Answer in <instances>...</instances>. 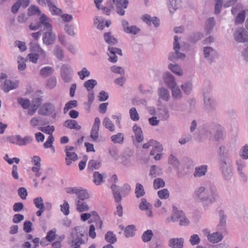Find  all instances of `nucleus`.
Listing matches in <instances>:
<instances>
[{
	"label": "nucleus",
	"mask_w": 248,
	"mask_h": 248,
	"mask_svg": "<svg viewBox=\"0 0 248 248\" xmlns=\"http://www.w3.org/2000/svg\"><path fill=\"white\" fill-rule=\"evenodd\" d=\"M157 94L158 95V103H161V100L165 102H168L170 99V93L169 91L164 88L160 87L157 91Z\"/></svg>",
	"instance_id": "13"
},
{
	"label": "nucleus",
	"mask_w": 248,
	"mask_h": 248,
	"mask_svg": "<svg viewBox=\"0 0 248 248\" xmlns=\"http://www.w3.org/2000/svg\"><path fill=\"white\" fill-rule=\"evenodd\" d=\"M184 242L183 238H172L169 240L168 246L171 248H183Z\"/></svg>",
	"instance_id": "19"
},
{
	"label": "nucleus",
	"mask_w": 248,
	"mask_h": 248,
	"mask_svg": "<svg viewBox=\"0 0 248 248\" xmlns=\"http://www.w3.org/2000/svg\"><path fill=\"white\" fill-rule=\"evenodd\" d=\"M157 195L158 197L161 199H167L169 198L170 194L169 190L166 188H164L159 190L157 192Z\"/></svg>",
	"instance_id": "64"
},
{
	"label": "nucleus",
	"mask_w": 248,
	"mask_h": 248,
	"mask_svg": "<svg viewBox=\"0 0 248 248\" xmlns=\"http://www.w3.org/2000/svg\"><path fill=\"white\" fill-rule=\"evenodd\" d=\"M103 124L105 127L111 132H113L115 130V126L112 123V121L108 117H105L104 119Z\"/></svg>",
	"instance_id": "46"
},
{
	"label": "nucleus",
	"mask_w": 248,
	"mask_h": 248,
	"mask_svg": "<svg viewBox=\"0 0 248 248\" xmlns=\"http://www.w3.org/2000/svg\"><path fill=\"white\" fill-rule=\"evenodd\" d=\"M111 140L114 143L122 144L124 142V134L121 133H118L116 135L111 136Z\"/></svg>",
	"instance_id": "44"
},
{
	"label": "nucleus",
	"mask_w": 248,
	"mask_h": 248,
	"mask_svg": "<svg viewBox=\"0 0 248 248\" xmlns=\"http://www.w3.org/2000/svg\"><path fill=\"white\" fill-rule=\"evenodd\" d=\"M63 126L71 129L80 130L81 129V126L78 124L77 122L72 119L65 121L63 123Z\"/></svg>",
	"instance_id": "30"
},
{
	"label": "nucleus",
	"mask_w": 248,
	"mask_h": 248,
	"mask_svg": "<svg viewBox=\"0 0 248 248\" xmlns=\"http://www.w3.org/2000/svg\"><path fill=\"white\" fill-rule=\"evenodd\" d=\"M77 196L78 199L77 200L80 201H83L89 198V195L87 190L81 187L79 188L78 192L77 194Z\"/></svg>",
	"instance_id": "36"
},
{
	"label": "nucleus",
	"mask_w": 248,
	"mask_h": 248,
	"mask_svg": "<svg viewBox=\"0 0 248 248\" xmlns=\"http://www.w3.org/2000/svg\"><path fill=\"white\" fill-rule=\"evenodd\" d=\"M100 124V119L98 117H96L91 132V137L94 141H96L98 139Z\"/></svg>",
	"instance_id": "17"
},
{
	"label": "nucleus",
	"mask_w": 248,
	"mask_h": 248,
	"mask_svg": "<svg viewBox=\"0 0 248 248\" xmlns=\"http://www.w3.org/2000/svg\"><path fill=\"white\" fill-rule=\"evenodd\" d=\"M53 54L59 60L61 61H62L64 58L63 50L58 45L55 46L53 50Z\"/></svg>",
	"instance_id": "45"
},
{
	"label": "nucleus",
	"mask_w": 248,
	"mask_h": 248,
	"mask_svg": "<svg viewBox=\"0 0 248 248\" xmlns=\"http://www.w3.org/2000/svg\"><path fill=\"white\" fill-rule=\"evenodd\" d=\"M223 238L222 233L218 232L209 234L207 235L208 241L212 243H217L222 240Z\"/></svg>",
	"instance_id": "27"
},
{
	"label": "nucleus",
	"mask_w": 248,
	"mask_h": 248,
	"mask_svg": "<svg viewBox=\"0 0 248 248\" xmlns=\"http://www.w3.org/2000/svg\"><path fill=\"white\" fill-rule=\"evenodd\" d=\"M180 48V45L179 42V38L177 36H174V42L173 44V49L174 52L171 53L169 59L171 61H177L179 59H183L186 57L184 53H180L179 52Z\"/></svg>",
	"instance_id": "7"
},
{
	"label": "nucleus",
	"mask_w": 248,
	"mask_h": 248,
	"mask_svg": "<svg viewBox=\"0 0 248 248\" xmlns=\"http://www.w3.org/2000/svg\"><path fill=\"white\" fill-rule=\"evenodd\" d=\"M76 203L77 205V209L80 212H83L88 211L89 207L86 202L79 200H76Z\"/></svg>",
	"instance_id": "40"
},
{
	"label": "nucleus",
	"mask_w": 248,
	"mask_h": 248,
	"mask_svg": "<svg viewBox=\"0 0 248 248\" xmlns=\"http://www.w3.org/2000/svg\"><path fill=\"white\" fill-rule=\"evenodd\" d=\"M78 75L79 76V78L83 80L85 78H88L90 76V72L88 70L87 68L83 67L82 68L81 71L78 72Z\"/></svg>",
	"instance_id": "49"
},
{
	"label": "nucleus",
	"mask_w": 248,
	"mask_h": 248,
	"mask_svg": "<svg viewBox=\"0 0 248 248\" xmlns=\"http://www.w3.org/2000/svg\"><path fill=\"white\" fill-rule=\"evenodd\" d=\"M104 37L106 42L110 45H115L118 42L117 40L111 35V32L105 33Z\"/></svg>",
	"instance_id": "39"
},
{
	"label": "nucleus",
	"mask_w": 248,
	"mask_h": 248,
	"mask_svg": "<svg viewBox=\"0 0 248 248\" xmlns=\"http://www.w3.org/2000/svg\"><path fill=\"white\" fill-rule=\"evenodd\" d=\"M207 171V165H202L195 168L193 176L196 178L201 177L206 175Z\"/></svg>",
	"instance_id": "23"
},
{
	"label": "nucleus",
	"mask_w": 248,
	"mask_h": 248,
	"mask_svg": "<svg viewBox=\"0 0 248 248\" xmlns=\"http://www.w3.org/2000/svg\"><path fill=\"white\" fill-rule=\"evenodd\" d=\"M60 207L61 212H62L64 215L67 216L69 214L70 206L67 201L64 200L63 203L61 204Z\"/></svg>",
	"instance_id": "55"
},
{
	"label": "nucleus",
	"mask_w": 248,
	"mask_h": 248,
	"mask_svg": "<svg viewBox=\"0 0 248 248\" xmlns=\"http://www.w3.org/2000/svg\"><path fill=\"white\" fill-rule=\"evenodd\" d=\"M236 165L237 170L240 177L244 182H246L247 181V176L243 171V169L246 166V163L244 161L239 160L237 161Z\"/></svg>",
	"instance_id": "18"
},
{
	"label": "nucleus",
	"mask_w": 248,
	"mask_h": 248,
	"mask_svg": "<svg viewBox=\"0 0 248 248\" xmlns=\"http://www.w3.org/2000/svg\"><path fill=\"white\" fill-rule=\"evenodd\" d=\"M212 91V86L209 81H206L204 83V86L202 89V95L203 98L208 97H212L210 93Z\"/></svg>",
	"instance_id": "32"
},
{
	"label": "nucleus",
	"mask_w": 248,
	"mask_h": 248,
	"mask_svg": "<svg viewBox=\"0 0 248 248\" xmlns=\"http://www.w3.org/2000/svg\"><path fill=\"white\" fill-rule=\"evenodd\" d=\"M224 149V147H220L218 166L223 178L229 180L232 177L233 172L230 159L228 155L222 151Z\"/></svg>",
	"instance_id": "2"
},
{
	"label": "nucleus",
	"mask_w": 248,
	"mask_h": 248,
	"mask_svg": "<svg viewBox=\"0 0 248 248\" xmlns=\"http://www.w3.org/2000/svg\"><path fill=\"white\" fill-rule=\"evenodd\" d=\"M30 48L31 51L36 52V54L38 55V57L44 59L46 56L45 51L40 47V46L35 43H31L30 44Z\"/></svg>",
	"instance_id": "20"
},
{
	"label": "nucleus",
	"mask_w": 248,
	"mask_h": 248,
	"mask_svg": "<svg viewBox=\"0 0 248 248\" xmlns=\"http://www.w3.org/2000/svg\"><path fill=\"white\" fill-rule=\"evenodd\" d=\"M246 12L244 10L241 11L236 16L235 22L237 24L242 23L245 19Z\"/></svg>",
	"instance_id": "60"
},
{
	"label": "nucleus",
	"mask_w": 248,
	"mask_h": 248,
	"mask_svg": "<svg viewBox=\"0 0 248 248\" xmlns=\"http://www.w3.org/2000/svg\"><path fill=\"white\" fill-rule=\"evenodd\" d=\"M106 177V173H100L98 171H95L93 175V181L97 185H100L105 182V178Z\"/></svg>",
	"instance_id": "25"
},
{
	"label": "nucleus",
	"mask_w": 248,
	"mask_h": 248,
	"mask_svg": "<svg viewBox=\"0 0 248 248\" xmlns=\"http://www.w3.org/2000/svg\"><path fill=\"white\" fill-rule=\"evenodd\" d=\"M108 50L109 51V52L108 53L109 56L108 60L111 62H116L117 61L116 54L121 56L122 55V50L120 48L109 46Z\"/></svg>",
	"instance_id": "16"
},
{
	"label": "nucleus",
	"mask_w": 248,
	"mask_h": 248,
	"mask_svg": "<svg viewBox=\"0 0 248 248\" xmlns=\"http://www.w3.org/2000/svg\"><path fill=\"white\" fill-rule=\"evenodd\" d=\"M18 86V82L6 79L2 88L5 92H8L11 90L16 89Z\"/></svg>",
	"instance_id": "28"
},
{
	"label": "nucleus",
	"mask_w": 248,
	"mask_h": 248,
	"mask_svg": "<svg viewBox=\"0 0 248 248\" xmlns=\"http://www.w3.org/2000/svg\"><path fill=\"white\" fill-rule=\"evenodd\" d=\"M73 70L69 64H62L61 67L60 74L62 80L66 83L70 82L72 80Z\"/></svg>",
	"instance_id": "6"
},
{
	"label": "nucleus",
	"mask_w": 248,
	"mask_h": 248,
	"mask_svg": "<svg viewBox=\"0 0 248 248\" xmlns=\"http://www.w3.org/2000/svg\"><path fill=\"white\" fill-rule=\"evenodd\" d=\"M8 140L12 144L19 146H26L32 141L33 138L29 136L22 138L19 135H16L8 137Z\"/></svg>",
	"instance_id": "5"
},
{
	"label": "nucleus",
	"mask_w": 248,
	"mask_h": 248,
	"mask_svg": "<svg viewBox=\"0 0 248 248\" xmlns=\"http://www.w3.org/2000/svg\"><path fill=\"white\" fill-rule=\"evenodd\" d=\"M55 105L50 103H46L42 105L38 113L40 115L48 116L54 113L55 114Z\"/></svg>",
	"instance_id": "10"
},
{
	"label": "nucleus",
	"mask_w": 248,
	"mask_h": 248,
	"mask_svg": "<svg viewBox=\"0 0 248 248\" xmlns=\"http://www.w3.org/2000/svg\"><path fill=\"white\" fill-rule=\"evenodd\" d=\"M101 166V162L97 160L92 159L90 160L88 164V169L89 171H93L94 170H98Z\"/></svg>",
	"instance_id": "35"
},
{
	"label": "nucleus",
	"mask_w": 248,
	"mask_h": 248,
	"mask_svg": "<svg viewBox=\"0 0 248 248\" xmlns=\"http://www.w3.org/2000/svg\"><path fill=\"white\" fill-rule=\"evenodd\" d=\"M124 234L126 237H132L134 235V226L128 225L125 228Z\"/></svg>",
	"instance_id": "62"
},
{
	"label": "nucleus",
	"mask_w": 248,
	"mask_h": 248,
	"mask_svg": "<svg viewBox=\"0 0 248 248\" xmlns=\"http://www.w3.org/2000/svg\"><path fill=\"white\" fill-rule=\"evenodd\" d=\"M50 12L53 15H58L61 12V10L57 8L52 2H50L47 4Z\"/></svg>",
	"instance_id": "63"
},
{
	"label": "nucleus",
	"mask_w": 248,
	"mask_h": 248,
	"mask_svg": "<svg viewBox=\"0 0 248 248\" xmlns=\"http://www.w3.org/2000/svg\"><path fill=\"white\" fill-rule=\"evenodd\" d=\"M97 84V82L93 79H89L86 81L83 84L84 87L88 92H93L92 90Z\"/></svg>",
	"instance_id": "38"
},
{
	"label": "nucleus",
	"mask_w": 248,
	"mask_h": 248,
	"mask_svg": "<svg viewBox=\"0 0 248 248\" xmlns=\"http://www.w3.org/2000/svg\"><path fill=\"white\" fill-rule=\"evenodd\" d=\"M38 130L46 133L49 136H52V133L55 130V127L54 126L47 125L46 127L40 126L38 127Z\"/></svg>",
	"instance_id": "51"
},
{
	"label": "nucleus",
	"mask_w": 248,
	"mask_h": 248,
	"mask_svg": "<svg viewBox=\"0 0 248 248\" xmlns=\"http://www.w3.org/2000/svg\"><path fill=\"white\" fill-rule=\"evenodd\" d=\"M135 193L136 195V197L137 198L142 197L145 194V191L144 190V187L141 184H136Z\"/></svg>",
	"instance_id": "41"
},
{
	"label": "nucleus",
	"mask_w": 248,
	"mask_h": 248,
	"mask_svg": "<svg viewBox=\"0 0 248 248\" xmlns=\"http://www.w3.org/2000/svg\"><path fill=\"white\" fill-rule=\"evenodd\" d=\"M161 169L158 167L155 166H152L151 167L150 176L152 178L156 177L157 176H159L162 174Z\"/></svg>",
	"instance_id": "47"
},
{
	"label": "nucleus",
	"mask_w": 248,
	"mask_h": 248,
	"mask_svg": "<svg viewBox=\"0 0 248 248\" xmlns=\"http://www.w3.org/2000/svg\"><path fill=\"white\" fill-rule=\"evenodd\" d=\"M78 106L77 101L76 100H71L68 102L65 105L63 108L64 113H66L70 109L76 107Z\"/></svg>",
	"instance_id": "53"
},
{
	"label": "nucleus",
	"mask_w": 248,
	"mask_h": 248,
	"mask_svg": "<svg viewBox=\"0 0 248 248\" xmlns=\"http://www.w3.org/2000/svg\"><path fill=\"white\" fill-rule=\"evenodd\" d=\"M54 69L52 67L46 66L41 69L40 74L43 78L51 76L54 73Z\"/></svg>",
	"instance_id": "37"
},
{
	"label": "nucleus",
	"mask_w": 248,
	"mask_h": 248,
	"mask_svg": "<svg viewBox=\"0 0 248 248\" xmlns=\"http://www.w3.org/2000/svg\"><path fill=\"white\" fill-rule=\"evenodd\" d=\"M204 108L209 114H212L217 110V104L216 100L213 97H208L203 98Z\"/></svg>",
	"instance_id": "8"
},
{
	"label": "nucleus",
	"mask_w": 248,
	"mask_h": 248,
	"mask_svg": "<svg viewBox=\"0 0 248 248\" xmlns=\"http://www.w3.org/2000/svg\"><path fill=\"white\" fill-rule=\"evenodd\" d=\"M168 68L174 74L181 76L183 75V71L180 67L178 64H173L170 63L168 65Z\"/></svg>",
	"instance_id": "42"
},
{
	"label": "nucleus",
	"mask_w": 248,
	"mask_h": 248,
	"mask_svg": "<svg viewBox=\"0 0 248 248\" xmlns=\"http://www.w3.org/2000/svg\"><path fill=\"white\" fill-rule=\"evenodd\" d=\"M18 103L24 109L28 108L31 105L30 101L29 99L23 98H19L18 99Z\"/></svg>",
	"instance_id": "61"
},
{
	"label": "nucleus",
	"mask_w": 248,
	"mask_h": 248,
	"mask_svg": "<svg viewBox=\"0 0 248 248\" xmlns=\"http://www.w3.org/2000/svg\"><path fill=\"white\" fill-rule=\"evenodd\" d=\"M163 79L164 83L170 89L177 86L175 79L170 73H165L163 76Z\"/></svg>",
	"instance_id": "14"
},
{
	"label": "nucleus",
	"mask_w": 248,
	"mask_h": 248,
	"mask_svg": "<svg viewBox=\"0 0 248 248\" xmlns=\"http://www.w3.org/2000/svg\"><path fill=\"white\" fill-rule=\"evenodd\" d=\"M139 208L142 211L152 208V205L144 199H141V202L139 204Z\"/></svg>",
	"instance_id": "52"
},
{
	"label": "nucleus",
	"mask_w": 248,
	"mask_h": 248,
	"mask_svg": "<svg viewBox=\"0 0 248 248\" xmlns=\"http://www.w3.org/2000/svg\"><path fill=\"white\" fill-rule=\"evenodd\" d=\"M234 40L238 43L248 41L247 31L244 28H237L233 32Z\"/></svg>",
	"instance_id": "9"
},
{
	"label": "nucleus",
	"mask_w": 248,
	"mask_h": 248,
	"mask_svg": "<svg viewBox=\"0 0 248 248\" xmlns=\"http://www.w3.org/2000/svg\"><path fill=\"white\" fill-rule=\"evenodd\" d=\"M167 8L172 16L175 12L181 6L180 1L179 0H166Z\"/></svg>",
	"instance_id": "15"
},
{
	"label": "nucleus",
	"mask_w": 248,
	"mask_h": 248,
	"mask_svg": "<svg viewBox=\"0 0 248 248\" xmlns=\"http://www.w3.org/2000/svg\"><path fill=\"white\" fill-rule=\"evenodd\" d=\"M128 0H108L107 5L111 8L116 7V12L119 15L123 16L125 14V9L127 8Z\"/></svg>",
	"instance_id": "3"
},
{
	"label": "nucleus",
	"mask_w": 248,
	"mask_h": 248,
	"mask_svg": "<svg viewBox=\"0 0 248 248\" xmlns=\"http://www.w3.org/2000/svg\"><path fill=\"white\" fill-rule=\"evenodd\" d=\"M105 240L107 242L111 244H114L117 241L116 235L111 231H108L105 234Z\"/></svg>",
	"instance_id": "48"
},
{
	"label": "nucleus",
	"mask_w": 248,
	"mask_h": 248,
	"mask_svg": "<svg viewBox=\"0 0 248 248\" xmlns=\"http://www.w3.org/2000/svg\"><path fill=\"white\" fill-rule=\"evenodd\" d=\"M219 222L218 225V227L219 230H223L226 223V216L225 215L224 212L223 211H220L219 212Z\"/></svg>",
	"instance_id": "43"
},
{
	"label": "nucleus",
	"mask_w": 248,
	"mask_h": 248,
	"mask_svg": "<svg viewBox=\"0 0 248 248\" xmlns=\"http://www.w3.org/2000/svg\"><path fill=\"white\" fill-rule=\"evenodd\" d=\"M165 183L164 181L161 178H156L154 181V187L155 189L163 187L165 186Z\"/></svg>",
	"instance_id": "58"
},
{
	"label": "nucleus",
	"mask_w": 248,
	"mask_h": 248,
	"mask_svg": "<svg viewBox=\"0 0 248 248\" xmlns=\"http://www.w3.org/2000/svg\"><path fill=\"white\" fill-rule=\"evenodd\" d=\"M169 163L174 168H177L179 165V162L176 157L172 155H170L169 157Z\"/></svg>",
	"instance_id": "56"
},
{
	"label": "nucleus",
	"mask_w": 248,
	"mask_h": 248,
	"mask_svg": "<svg viewBox=\"0 0 248 248\" xmlns=\"http://www.w3.org/2000/svg\"><path fill=\"white\" fill-rule=\"evenodd\" d=\"M83 237H85L83 232L80 230V227H76L75 232L71 233V246L74 248H80V245L85 243Z\"/></svg>",
	"instance_id": "4"
},
{
	"label": "nucleus",
	"mask_w": 248,
	"mask_h": 248,
	"mask_svg": "<svg viewBox=\"0 0 248 248\" xmlns=\"http://www.w3.org/2000/svg\"><path fill=\"white\" fill-rule=\"evenodd\" d=\"M111 189L115 202L117 203H120L122 199L120 188L115 184H112L111 186Z\"/></svg>",
	"instance_id": "22"
},
{
	"label": "nucleus",
	"mask_w": 248,
	"mask_h": 248,
	"mask_svg": "<svg viewBox=\"0 0 248 248\" xmlns=\"http://www.w3.org/2000/svg\"><path fill=\"white\" fill-rule=\"evenodd\" d=\"M48 123L46 122L45 119H44L41 117H34L31 118L30 121V125L32 128H36L39 125H44Z\"/></svg>",
	"instance_id": "21"
},
{
	"label": "nucleus",
	"mask_w": 248,
	"mask_h": 248,
	"mask_svg": "<svg viewBox=\"0 0 248 248\" xmlns=\"http://www.w3.org/2000/svg\"><path fill=\"white\" fill-rule=\"evenodd\" d=\"M26 61L22 56L17 57L18 69L20 72L24 71L26 68Z\"/></svg>",
	"instance_id": "50"
},
{
	"label": "nucleus",
	"mask_w": 248,
	"mask_h": 248,
	"mask_svg": "<svg viewBox=\"0 0 248 248\" xmlns=\"http://www.w3.org/2000/svg\"><path fill=\"white\" fill-rule=\"evenodd\" d=\"M153 236L152 231L148 230L144 232L142 235V240L144 242H147L151 240Z\"/></svg>",
	"instance_id": "54"
},
{
	"label": "nucleus",
	"mask_w": 248,
	"mask_h": 248,
	"mask_svg": "<svg viewBox=\"0 0 248 248\" xmlns=\"http://www.w3.org/2000/svg\"><path fill=\"white\" fill-rule=\"evenodd\" d=\"M171 97L174 100H179L182 98L183 93L177 86L173 88L170 89Z\"/></svg>",
	"instance_id": "33"
},
{
	"label": "nucleus",
	"mask_w": 248,
	"mask_h": 248,
	"mask_svg": "<svg viewBox=\"0 0 248 248\" xmlns=\"http://www.w3.org/2000/svg\"><path fill=\"white\" fill-rule=\"evenodd\" d=\"M52 30H47L43 34V42L46 46L53 45L56 42V35Z\"/></svg>",
	"instance_id": "11"
},
{
	"label": "nucleus",
	"mask_w": 248,
	"mask_h": 248,
	"mask_svg": "<svg viewBox=\"0 0 248 248\" xmlns=\"http://www.w3.org/2000/svg\"><path fill=\"white\" fill-rule=\"evenodd\" d=\"M193 195L195 199L202 202L205 207L212 204L217 200L218 193L215 186L202 184L196 188Z\"/></svg>",
	"instance_id": "1"
},
{
	"label": "nucleus",
	"mask_w": 248,
	"mask_h": 248,
	"mask_svg": "<svg viewBox=\"0 0 248 248\" xmlns=\"http://www.w3.org/2000/svg\"><path fill=\"white\" fill-rule=\"evenodd\" d=\"M142 20L148 25H151L152 23L155 27H158L159 26V19L156 17H151L148 15H145L142 16Z\"/></svg>",
	"instance_id": "24"
},
{
	"label": "nucleus",
	"mask_w": 248,
	"mask_h": 248,
	"mask_svg": "<svg viewBox=\"0 0 248 248\" xmlns=\"http://www.w3.org/2000/svg\"><path fill=\"white\" fill-rule=\"evenodd\" d=\"M203 51L204 57L211 62L217 58L216 50L211 47H204Z\"/></svg>",
	"instance_id": "12"
},
{
	"label": "nucleus",
	"mask_w": 248,
	"mask_h": 248,
	"mask_svg": "<svg viewBox=\"0 0 248 248\" xmlns=\"http://www.w3.org/2000/svg\"><path fill=\"white\" fill-rule=\"evenodd\" d=\"M133 131L135 134L137 142L139 143L142 142L144 138L141 128L137 125L135 124L133 127Z\"/></svg>",
	"instance_id": "29"
},
{
	"label": "nucleus",
	"mask_w": 248,
	"mask_h": 248,
	"mask_svg": "<svg viewBox=\"0 0 248 248\" xmlns=\"http://www.w3.org/2000/svg\"><path fill=\"white\" fill-rule=\"evenodd\" d=\"M38 23L40 24L41 26L43 25L46 30L52 29V25L48 22V17L44 14L41 16Z\"/></svg>",
	"instance_id": "31"
},
{
	"label": "nucleus",
	"mask_w": 248,
	"mask_h": 248,
	"mask_svg": "<svg viewBox=\"0 0 248 248\" xmlns=\"http://www.w3.org/2000/svg\"><path fill=\"white\" fill-rule=\"evenodd\" d=\"M185 213L183 211L178 210V208L175 206L172 207V212L171 216V220L173 222L178 221L183 216Z\"/></svg>",
	"instance_id": "26"
},
{
	"label": "nucleus",
	"mask_w": 248,
	"mask_h": 248,
	"mask_svg": "<svg viewBox=\"0 0 248 248\" xmlns=\"http://www.w3.org/2000/svg\"><path fill=\"white\" fill-rule=\"evenodd\" d=\"M181 88L183 92L186 94L190 93L192 91V84L190 82H187L181 85Z\"/></svg>",
	"instance_id": "57"
},
{
	"label": "nucleus",
	"mask_w": 248,
	"mask_h": 248,
	"mask_svg": "<svg viewBox=\"0 0 248 248\" xmlns=\"http://www.w3.org/2000/svg\"><path fill=\"white\" fill-rule=\"evenodd\" d=\"M78 159V155L74 152H67L66 153L65 161L67 165L69 166L72 161H75Z\"/></svg>",
	"instance_id": "34"
},
{
	"label": "nucleus",
	"mask_w": 248,
	"mask_h": 248,
	"mask_svg": "<svg viewBox=\"0 0 248 248\" xmlns=\"http://www.w3.org/2000/svg\"><path fill=\"white\" fill-rule=\"evenodd\" d=\"M75 27L73 25L66 24L64 26V31L68 35L74 37L76 35V33L74 31Z\"/></svg>",
	"instance_id": "59"
}]
</instances>
